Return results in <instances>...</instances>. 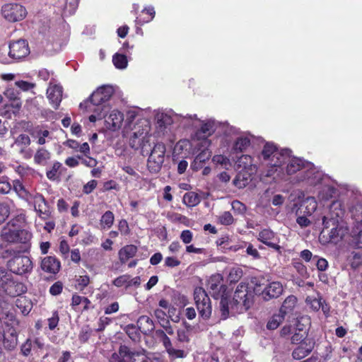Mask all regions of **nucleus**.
Instances as JSON below:
<instances>
[{"label":"nucleus","mask_w":362,"mask_h":362,"mask_svg":"<svg viewBox=\"0 0 362 362\" xmlns=\"http://www.w3.org/2000/svg\"><path fill=\"white\" fill-rule=\"evenodd\" d=\"M115 221L114 214L111 211H105L100 218V225L102 229H110Z\"/></svg>","instance_id":"58836bf2"},{"label":"nucleus","mask_w":362,"mask_h":362,"mask_svg":"<svg viewBox=\"0 0 362 362\" xmlns=\"http://www.w3.org/2000/svg\"><path fill=\"white\" fill-rule=\"evenodd\" d=\"M16 86L23 91H27L35 87V84L25 81H18L15 82Z\"/></svg>","instance_id":"69168bd1"},{"label":"nucleus","mask_w":362,"mask_h":362,"mask_svg":"<svg viewBox=\"0 0 362 362\" xmlns=\"http://www.w3.org/2000/svg\"><path fill=\"white\" fill-rule=\"evenodd\" d=\"M51 158V153L45 148H39L33 157L34 163L37 165H45Z\"/></svg>","instance_id":"473e14b6"},{"label":"nucleus","mask_w":362,"mask_h":362,"mask_svg":"<svg viewBox=\"0 0 362 362\" xmlns=\"http://www.w3.org/2000/svg\"><path fill=\"white\" fill-rule=\"evenodd\" d=\"M212 162L215 165H220L223 168H227L230 165V160L229 158L223 154H216L212 157Z\"/></svg>","instance_id":"de8ad7c7"},{"label":"nucleus","mask_w":362,"mask_h":362,"mask_svg":"<svg viewBox=\"0 0 362 362\" xmlns=\"http://www.w3.org/2000/svg\"><path fill=\"white\" fill-rule=\"evenodd\" d=\"M165 146L163 143H156L149 154L147 166L151 173H158L164 162Z\"/></svg>","instance_id":"4468645a"},{"label":"nucleus","mask_w":362,"mask_h":362,"mask_svg":"<svg viewBox=\"0 0 362 362\" xmlns=\"http://www.w3.org/2000/svg\"><path fill=\"white\" fill-rule=\"evenodd\" d=\"M193 234L189 230H185L180 234V239L185 244H189L192 242Z\"/></svg>","instance_id":"338daca9"},{"label":"nucleus","mask_w":362,"mask_h":362,"mask_svg":"<svg viewBox=\"0 0 362 362\" xmlns=\"http://www.w3.org/2000/svg\"><path fill=\"white\" fill-rule=\"evenodd\" d=\"M200 119L197 117V115H179L176 114L175 124L184 129L187 128H197L199 124Z\"/></svg>","instance_id":"b1692460"},{"label":"nucleus","mask_w":362,"mask_h":362,"mask_svg":"<svg viewBox=\"0 0 362 362\" xmlns=\"http://www.w3.org/2000/svg\"><path fill=\"white\" fill-rule=\"evenodd\" d=\"M119 362H164L158 356H147L144 351H131L126 346H121L118 354Z\"/></svg>","instance_id":"6e6552de"},{"label":"nucleus","mask_w":362,"mask_h":362,"mask_svg":"<svg viewBox=\"0 0 362 362\" xmlns=\"http://www.w3.org/2000/svg\"><path fill=\"white\" fill-rule=\"evenodd\" d=\"M13 168L22 177H35L37 175L36 170L26 164L13 165Z\"/></svg>","instance_id":"72a5a7b5"},{"label":"nucleus","mask_w":362,"mask_h":362,"mask_svg":"<svg viewBox=\"0 0 362 362\" xmlns=\"http://www.w3.org/2000/svg\"><path fill=\"white\" fill-rule=\"evenodd\" d=\"M47 95L53 107L57 109L62 99V87L50 82L47 90Z\"/></svg>","instance_id":"5701e85b"},{"label":"nucleus","mask_w":362,"mask_h":362,"mask_svg":"<svg viewBox=\"0 0 362 362\" xmlns=\"http://www.w3.org/2000/svg\"><path fill=\"white\" fill-rule=\"evenodd\" d=\"M4 323L7 327L6 329H16L19 325V320L16 317V315L12 313H8L5 315Z\"/></svg>","instance_id":"49530a36"},{"label":"nucleus","mask_w":362,"mask_h":362,"mask_svg":"<svg viewBox=\"0 0 362 362\" xmlns=\"http://www.w3.org/2000/svg\"><path fill=\"white\" fill-rule=\"evenodd\" d=\"M1 11L4 18L10 23L23 21L28 13L26 8L23 5L17 3L3 5Z\"/></svg>","instance_id":"f8f14e48"},{"label":"nucleus","mask_w":362,"mask_h":362,"mask_svg":"<svg viewBox=\"0 0 362 362\" xmlns=\"http://www.w3.org/2000/svg\"><path fill=\"white\" fill-rule=\"evenodd\" d=\"M237 166L242 170L250 171V173H256L257 166L253 163V158L247 154H242L237 158Z\"/></svg>","instance_id":"bb28decb"},{"label":"nucleus","mask_w":362,"mask_h":362,"mask_svg":"<svg viewBox=\"0 0 362 362\" xmlns=\"http://www.w3.org/2000/svg\"><path fill=\"white\" fill-rule=\"evenodd\" d=\"M13 189L22 199L28 202L32 198V194L25 189L22 182L19 180L13 181Z\"/></svg>","instance_id":"f704fd0d"},{"label":"nucleus","mask_w":362,"mask_h":362,"mask_svg":"<svg viewBox=\"0 0 362 362\" xmlns=\"http://www.w3.org/2000/svg\"><path fill=\"white\" fill-rule=\"evenodd\" d=\"M182 202L188 207H193L200 203L201 198L196 192H189L184 194Z\"/></svg>","instance_id":"e433bc0d"},{"label":"nucleus","mask_w":362,"mask_h":362,"mask_svg":"<svg viewBox=\"0 0 362 362\" xmlns=\"http://www.w3.org/2000/svg\"><path fill=\"white\" fill-rule=\"evenodd\" d=\"M287 151L288 149L279 150L273 143L267 142L264 145L259 158L269 165L262 177L264 182H267L265 180L266 177L272 178V181L268 182H277L285 177V173L281 167V160Z\"/></svg>","instance_id":"f03ea898"},{"label":"nucleus","mask_w":362,"mask_h":362,"mask_svg":"<svg viewBox=\"0 0 362 362\" xmlns=\"http://www.w3.org/2000/svg\"><path fill=\"white\" fill-rule=\"evenodd\" d=\"M137 251V248L132 245H128L122 248H121L119 251V259L120 262L124 264L130 258L133 257Z\"/></svg>","instance_id":"2f4dec72"},{"label":"nucleus","mask_w":362,"mask_h":362,"mask_svg":"<svg viewBox=\"0 0 362 362\" xmlns=\"http://www.w3.org/2000/svg\"><path fill=\"white\" fill-rule=\"evenodd\" d=\"M176 113L171 110H158L154 111V120L157 134L164 135L172 124H175Z\"/></svg>","instance_id":"9d476101"},{"label":"nucleus","mask_w":362,"mask_h":362,"mask_svg":"<svg viewBox=\"0 0 362 362\" xmlns=\"http://www.w3.org/2000/svg\"><path fill=\"white\" fill-rule=\"evenodd\" d=\"M30 201L33 202L35 211L40 218L45 219L49 216L47 203L42 194L39 193L32 194V198L28 202Z\"/></svg>","instance_id":"aec40b11"},{"label":"nucleus","mask_w":362,"mask_h":362,"mask_svg":"<svg viewBox=\"0 0 362 362\" xmlns=\"http://www.w3.org/2000/svg\"><path fill=\"white\" fill-rule=\"evenodd\" d=\"M3 334L4 337L1 343H3L5 349L8 350L14 349L18 344V332L16 329H6Z\"/></svg>","instance_id":"cd10ccee"},{"label":"nucleus","mask_w":362,"mask_h":362,"mask_svg":"<svg viewBox=\"0 0 362 362\" xmlns=\"http://www.w3.org/2000/svg\"><path fill=\"white\" fill-rule=\"evenodd\" d=\"M141 13L142 14H146L147 16H145V17H142L141 16L136 17V23L139 25H144V23L151 21L154 18L156 14L153 6L144 8Z\"/></svg>","instance_id":"c9c22d12"},{"label":"nucleus","mask_w":362,"mask_h":362,"mask_svg":"<svg viewBox=\"0 0 362 362\" xmlns=\"http://www.w3.org/2000/svg\"><path fill=\"white\" fill-rule=\"evenodd\" d=\"M348 233V229L343 226H337L330 231V239L332 242L337 243L341 240L346 234Z\"/></svg>","instance_id":"ea45409f"},{"label":"nucleus","mask_w":362,"mask_h":362,"mask_svg":"<svg viewBox=\"0 0 362 362\" xmlns=\"http://www.w3.org/2000/svg\"><path fill=\"white\" fill-rule=\"evenodd\" d=\"M62 289L63 284L60 281H57L49 288V293L52 296H57L62 293Z\"/></svg>","instance_id":"0e129e2a"},{"label":"nucleus","mask_w":362,"mask_h":362,"mask_svg":"<svg viewBox=\"0 0 362 362\" xmlns=\"http://www.w3.org/2000/svg\"><path fill=\"white\" fill-rule=\"evenodd\" d=\"M301 206L305 209V214L311 215L316 210L317 204L313 197H309L303 201Z\"/></svg>","instance_id":"79ce46f5"},{"label":"nucleus","mask_w":362,"mask_h":362,"mask_svg":"<svg viewBox=\"0 0 362 362\" xmlns=\"http://www.w3.org/2000/svg\"><path fill=\"white\" fill-rule=\"evenodd\" d=\"M40 267L45 272L55 274L59 272L61 264L55 257L47 256L42 259Z\"/></svg>","instance_id":"393cba45"},{"label":"nucleus","mask_w":362,"mask_h":362,"mask_svg":"<svg viewBox=\"0 0 362 362\" xmlns=\"http://www.w3.org/2000/svg\"><path fill=\"white\" fill-rule=\"evenodd\" d=\"M232 209L239 214H243L246 211V206L240 201L235 200L231 204Z\"/></svg>","instance_id":"774afa93"},{"label":"nucleus","mask_w":362,"mask_h":362,"mask_svg":"<svg viewBox=\"0 0 362 362\" xmlns=\"http://www.w3.org/2000/svg\"><path fill=\"white\" fill-rule=\"evenodd\" d=\"M308 305L310 306V308L313 310H318L322 306V298L320 296H308L305 300Z\"/></svg>","instance_id":"3c124183"},{"label":"nucleus","mask_w":362,"mask_h":362,"mask_svg":"<svg viewBox=\"0 0 362 362\" xmlns=\"http://www.w3.org/2000/svg\"><path fill=\"white\" fill-rule=\"evenodd\" d=\"M15 303L17 308H18L24 315H28L33 308L31 300L24 296H18L16 298Z\"/></svg>","instance_id":"7c9ffc66"},{"label":"nucleus","mask_w":362,"mask_h":362,"mask_svg":"<svg viewBox=\"0 0 362 362\" xmlns=\"http://www.w3.org/2000/svg\"><path fill=\"white\" fill-rule=\"evenodd\" d=\"M284 157L281 167L285 177L281 180H288L293 185H299L303 187H316L323 182V173L312 163L292 156L288 149Z\"/></svg>","instance_id":"f257e3e1"},{"label":"nucleus","mask_w":362,"mask_h":362,"mask_svg":"<svg viewBox=\"0 0 362 362\" xmlns=\"http://www.w3.org/2000/svg\"><path fill=\"white\" fill-rule=\"evenodd\" d=\"M174 300L175 304L180 307H185L188 304V299L187 296L180 293H175L174 294Z\"/></svg>","instance_id":"13d9d810"},{"label":"nucleus","mask_w":362,"mask_h":362,"mask_svg":"<svg viewBox=\"0 0 362 362\" xmlns=\"http://www.w3.org/2000/svg\"><path fill=\"white\" fill-rule=\"evenodd\" d=\"M33 347V344L30 339H28L21 346V353L23 356H28Z\"/></svg>","instance_id":"052dcab7"},{"label":"nucleus","mask_w":362,"mask_h":362,"mask_svg":"<svg viewBox=\"0 0 362 362\" xmlns=\"http://www.w3.org/2000/svg\"><path fill=\"white\" fill-rule=\"evenodd\" d=\"M105 126L111 131H116L122 127L124 121V115L117 110H112L108 115H105Z\"/></svg>","instance_id":"412c9836"},{"label":"nucleus","mask_w":362,"mask_h":362,"mask_svg":"<svg viewBox=\"0 0 362 362\" xmlns=\"http://www.w3.org/2000/svg\"><path fill=\"white\" fill-rule=\"evenodd\" d=\"M224 134L221 137L220 148H226L230 156L247 151L251 145L253 136L247 132L240 134L229 125H224Z\"/></svg>","instance_id":"7ed1b4c3"},{"label":"nucleus","mask_w":362,"mask_h":362,"mask_svg":"<svg viewBox=\"0 0 362 362\" xmlns=\"http://www.w3.org/2000/svg\"><path fill=\"white\" fill-rule=\"evenodd\" d=\"M220 223L223 225H230L233 223V217L228 211L223 212L218 218Z\"/></svg>","instance_id":"6e6d98bb"},{"label":"nucleus","mask_w":362,"mask_h":362,"mask_svg":"<svg viewBox=\"0 0 362 362\" xmlns=\"http://www.w3.org/2000/svg\"><path fill=\"white\" fill-rule=\"evenodd\" d=\"M32 238V234L26 230L20 228L16 234V243H27Z\"/></svg>","instance_id":"8fccbe9b"},{"label":"nucleus","mask_w":362,"mask_h":362,"mask_svg":"<svg viewBox=\"0 0 362 362\" xmlns=\"http://www.w3.org/2000/svg\"><path fill=\"white\" fill-rule=\"evenodd\" d=\"M327 180L325 176L324 175V180L320 185H322L323 187L322 190L319 192V197L322 200H328L332 198L335 194V189L333 187L325 185V181ZM319 184L317 185L318 186Z\"/></svg>","instance_id":"a19ab883"},{"label":"nucleus","mask_w":362,"mask_h":362,"mask_svg":"<svg viewBox=\"0 0 362 362\" xmlns=\"http://www.w3.org/2000/svg\"><path fill=\"white\" fill-rule=\"evenodd\" d=\"M14 209V204L12 202H5L0 204V224L8 217Z\"/></svg>","instance_id":"4c0bfd02"},{"label":"nucleus","mask_w":362,"mask_h":362,"mask_svg":"<svg viewBox=\"0 0 362 362\" xmlns=\"http://www.w3.org/2000/svg\"><path fill=\"white\" fill-rule=\"evenodd\" d=\"M25 221V214L21 213L16 216L2 228L1 233L2 239L9 243H16L18 229L21 228Z\"/></svg>","instance_id":"ddd939ff"},{"label":"nucleus","mask_w":362,"mask_h":362,"mask_svg":"<svg viewBox=\"0 0 362 362\" xmlns=\"http://www.w3.org/2000/svg\"><path fill=\"white\" fill-rule=\"evenodd\" d=\"M243 276V270L240 268H232L228 274L230 282H237Z\"/></svg>","instance_id":"603ef678"},{"label":"nucleus","mask_w":362,"mask_h":362,"mask_svg":"<svg viewBox=\"0 0 362 362\" xmlns=\"http://www.w3.org/2000/svg\"><path fill=\"white\" fill-rule=\"evenodd\" d=\"M224 125L226 124H221L214 119H207L205 120H200L199 128L196 131L193 142H201L204 139H209V137L211 136L218 128H221L225 132Z\"/></svg>","instance_id":"1a4fd4ad"},{"label":"nucleus","mask_w":362,"mask_h":362,"mask_svg":"<svg viewBox=\"0 0 362 362\" xmlns=\"http://www.w3.org/2000/svg\"><path fill=\"white\" fill-rule=\"evenodd\" d=\"M253 291L257 295H261L264 300H269L278 298L282 293L283 286L281 283L273 281L262 289L261 284L256 283Z\"/></svg>","instance_id":"dca6fc26"},{"label":"nucleus","mask_w":362,"mask_h":362,"mask_svg":"<svg viewBox=\"0 0 362 362\" xmlns=\"http://www.w3.org/2000/svg\"><path fill=\"white\" fill-rule=\"evenodd\" d=\"M253 293L254 291L250 290L247 284H238L233 300L228 298L229 313L235 314L247 310L253 303Z\"/></svg>","instance_id":"20e7f679"},{"label":"nucleus","mask_w":362,"mask_h":362,"mask_svg":"<svg viewBox=\"0 0 362 362\" xmlns=\"http://www.w3.org/2000/svg\"><path fill=\"white\" fill-rule=\"evenodd\" d=\"M313 348V344L311 342L303 341L293 351L292 355L293 358L300 360L307 356Z\"/></svg>","instance_id":"c756f323"},{"label":"nucleus","mask_w":362,"mask_h":362,"mask_svg":"<svg viewBox=\"0 0 362 362\" xmlns=\"http://www.w3.org/2000/svg\"><path fill=\"white\" fill-rule=\"evenodd\" d=\"M352 213L356 221L362 223V204L356 205Z\"/></svg>","instance_id":"680f3d73"},{"label":"nucleus","mask_w":362,"mask_h":362,"mask_svg":"<svg viewBox=\"0 0 362 362\" xmlns=\"http://www.w3.org/2000/svg\"><path fill=\"white\" fill-rule=\"evenodd\" d=\"M211 141L210 139H204L201 142H194L195 150L199 153L195 156L194 159L196 163H204L211 157V151L209 147L211 146Z\"/></svg>","instance_id":"4be33fe9"},{"label":"nucleus","mask_w":362,"mask_h":362,"mask_svg":"<svg viewBox=\"0 0 362 362\" xmlns=\"http://www.w3.org/2000/svg\"><path fill=\"white\" fill-rule=\"evenodd\" d=\"M285 315L286 314L279 310V313L274 314L269 320L267 327L269 329H276L284 320Z\"/></svg>","instance_id":"a18cd8bd"},{"label":"nucleus","mask_w":362,"mask_h":362,"mask_svg":"<svg viewBox=\"0 0 362 362\" xmlns=\"http://www.w3.org/2000/svg\"><path fill=\"white\" fill-rule=\"evenodd\" d=\"M223 276L220 274H215L208 280L207 286L214 298H221V316L226 319L229 315L228 297L226 293L227 288L223 284Z\"/></svg>","instance_id":"423d86ee"},{"label":"nucleus","mask_w":362,"mask_h":362,"mask_svg":"<svg viewBox=\"0 0 362 362\" xmlns=\"http://www.w3.org/2000/svg\"><path fill=\"white\" fill-rule=\"evenodd\" d=\"M118 230L122 235H126L129 233V228L128 223L126 220L122 219L118 222Z\"/></svg>","instance_id":"e2e57ef3"},{"label":"nucleus","mask_w":362,"mask_h":362,"mask_svg":"<svg viewBox=\"0 0 362 362\" xmlns=\"http://www.w3.org/2000/svg\"><path fill=\"white\" fill-rule=\"evenodd\" d=\"M134 132L129 137V144L134 150H141L144 154L145 148L150 146L151 124L147 119L139 120L134 127Z\"/></svg>","instance_id":"39448f33"},{"label":"nucleus","mask_w":362,"mask_h":362,"mask_svg":"<svg viewBox=\"0 0 362 362\" xmlns=\"http://www.w3.org/2000/svg\"><path fill=\"white\" fill-rule=\"evenodd\" d=\"M8 49L9 55L14 60L21 59L30 53L28 45L24 40H19L10 43Z\"/></svg>","instance_id":"a211bd4d"},{"label":"nucleus","mask_w":362,"mask_h":362,"mask_svg":"<svg viewBox=\"0 0 362 362\" xmlns=\"http://www.w3.org/2000/svg\"><path fill=\"white\" fill-rule=\"evenodd\" d=\"M14 59L9 55V49L6 47L0 49V62L4 64L13 62Z\"/></svg>","instance_id":"864d4df0"},{"label":"nucleus","mask_w":362,"mask_h":362,"mask_svg":"<svg viewBox=\"0 0 362 362\" xmlns=\"http://www.w3.org/2000/svg\"><path fill=\"white\" fill-rule=\"evenodd\" d=\"M8 267L13 273L22 275L32 271L33 263L28 256L18 255L8 260Z\"/></svg>","instance_id":"2eb2a0df"},{"label":"nucleus","mask_w":362,"mask_h":362,"mask_svg":"<svg viewBox=\"0 0 362 362\" xmlns=\"http://www.w3.org/2000/svg\"><path fill=\"white\" fill-rule=\"evenodd\" d=\"M254 174L250 173V171L241 170L233 180V184L238 189H243L251 182Z\"/></svg>","instance_id":"c85d7f7f"},{"label":"nucleus","mask_w":362,"mask_h":362,"mask_svg":"<svg viewBox=\"0 0 362 362\" xmlns=\"http://www.w3.org/2000/svg\"><path fill=\"white\" fill-rule=\"evenodd\" d=\"M129 279V275L128 274L121 275L113 281V284L117 287L125 286L127 288Z\"/></svg>","instance_id":"4d7b16f0"},{"label":"nucleus","mask_w":362,"mask_h":362,"mask_svg":"<svg viewBox=\"0 0 362 362\" xmlns=\"http://www.w3.org/2000/svg\"><path fill=\"white\" fill-rule=\"evenodd\" d=\"M113 93L114 89L112 86H101L92 93L88 100L85 101L84 103H81L80 106L85 105L86 107L92 110L90 105H93L97 107V110L100 109L105 110L107 107L103 104L111 98Z\"/></svg>","instance_id":"0eeeda50"},{"label":"nucleus","mask_w":362,"mask_h":362,"mask_svg":"<svg viewBox=\"0 0 362 362\" xmlns=\"http://www.w3.org/2000/svg\"><path fill=\"white\" fill-rule=\"evenodd\" d=\"M194 300L200 317L204 320L209 319L211 315L212 307L211 300L203 288H194Z\"/></svg>","instance_id":"9b49d317"},{"label":"nucleus","mask_w":362,"mask_h":362,"mask_svg":"<svg viewBox=\"0 0 362 362\" xmlns=\"http://www.w3.org/2000/svg\"><path fill=\"white\" fill-rule=\"evenodd\" d=\"M167 352L172 358H182L187 356V354L183 350L177 349L173 347L168 349Z\"/></svg>","instance_id":"bf43d9fd"},{"label":"nucleus","mask_w":362,"mask_h":362,"mask_svg":"<svg viewBox=\"0 0 362 362\" xmlns=\"http://www.w3.org/2000/svg\"><path fill=\"white\" fill-rule=\"evenodd\" d=\"M30 143V137L25 134H21L15 139L11 147L16 148L24 159H30L33 156V151L29 148Z\"/></svg>","instance_id":"f3484780"},{"label":"nucleus","mask_w":362,"mask_h":362,"mask_svg":"<svg viewBox=\"0 0 362 362\" xmlns=\"http://www.w3.org/2000/svg\"><path fill=\"white\" fill-rule=\"evenodd\" d=\"M11 189V185L8 180L7 177L0 178V193L8 194Z\"/></svg>","instance_id":"5fc2aeb1"},{"label":"nucleus","mask_w":362,"mask_h":362,"mask_svg":"<svg viewBox=\"0 0 362 362\" xmlns=\"http://www.w3.org/2000/svg\"><path fill=\"white\" fill-rule=\"evenodd\" d=\"M258 240L277 251L281 249L279 240L275 233L270 229H263L259 233Z\"/></svg>","instance_id":"6ab92c4d"},{"label":"nucleus","mask_w":362,"mask_h":362,"mask_svg":"<svg viewBox=\"0 0 362 362\" xmlns=\"http://www.w3.org/2000/svg\"><path fill=\"white\" fill-rule=\"evenodd\" d=\"M112 63L118 69H125L128 66L127 56L120 53H115L112 56Z\"/></svg>","instance_id":"c03bdc74"},{"label":"nucleus","mask_w":362,"mask_h":362,"mask_svg":"<svg viewBox=\"0 0 362 362\" xmlns=\"http://www.w3.org/2000/svg\"><path fill=\"white\" fill-rule=\"evenodd\" d=\"M296 303V298L293 296L287 297L284 301L280 310L284 313L286 314L288 311L291 310L294 308Z\"/></svg>","instance_id":"09e8293b"},{"label":"nucleus","mask_w":362,"mask_h":362,"mask_svg":"<svg viewBox=\"0 0 362 362\" xmlns=\"http://www.w3.org/2000/svg\"><path fill=\"white\" fill-rule=\"evenodd\" d=\"M30 136L37 140L39 145H43L52 139L49 131L42 126H37L30 130Z\"/></svg>","instance_id":"a878e982"},{"label":"nucleus","mask_w":362,"mask_h":362,"mask_svg":"<svg viewBox=\"0 0 362 362\" xmlns=\"http://www.w3.org/2000/svg\"><path fill=\"white\" fill-rule=\"evenodd\" d=\"M62 168V164L58 161H55L50 169L46 172L47 177L50 180H56L59 178L61 174V169Z\"/></svg>","instance_id":"37998d69"}]
</instances>
